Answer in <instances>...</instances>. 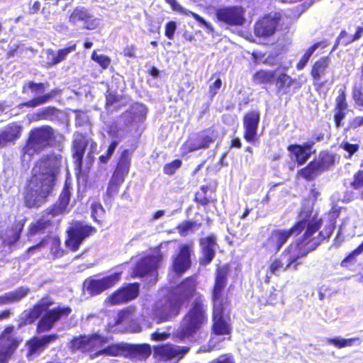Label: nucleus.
Wrapping results in <instances>:
<instances>
[{"mask_svg": "<svg viewBox=\"0 0 363 363\" xmlns=\"http://www.w3.org/2000/svg\"><path fill=\"white\" fill-rule=\"evenodd\" d=\"M62 162V155L51 153L36 162L25 196L26 206L37 208L45 203L52 191Z\"/></svg>", "mask_w": 363, "mask_h": 363, "instance_id": "f257e3e1", "label": "nucleus"}, {"mask_svg": "<svg viewBox=\"0 0 363 363\" xmlns=\"http://www.w3.org/2000/svg\"><path fill=\"white\" fill-rule=\"evenodd\" d=\"M196 290V281L189 277L173 289L168 297L156 302L153 316L158 323L169 321L180 312L184 303L193 296Z\"/></svg>", "mask_w": 363, "mask_h": 363, "instance_id": "f03ea898", "label": "nucleus"}, {"mask_svg": "<svg viewBox=\"0 0 363 363\" xmlns=\"http://www.w3.org/2000/svg\"><path fill=\"white\" fill-rule=\"evenodd\" d=\"M52 303L53 302L49 298H43L31 309L24 312L26 320L30 323H33L45 312L38 323L36 329L38 334L50 330L57 321L71 313L72 310L69 307H57L48 310Z\"/></svg>", "mask_w": 363, "mask_h": 363, "instance_id": "7ed1b4c3", "label": "nucleus"}, {"mask_svg": "<svg viewBox=\"0 0 363 363\" xmlns=\"http://www.w3.org/2000/svg\"><path fill=\"white\" fill-rule=\"evenodd\" d=\"M320 222L321 220H309L306 219L303 213H301L300 220L291 228L272 230L266 241L265 245L269 250L277 252L291 236L298 235L305 228L306 229L304 233V240H307L320 228Z\"/></svg>", "mask_w": 363, "mask_h": 363, "instance_id": "20e7f679", "label": "nucleus"}, {"mask_svg": "<svg viewBox=\"0 0 363 363\" xmlns=\"http://www.w3.org/2000/svg\"><path fill=\"white\" fill-rule=\"evenodd\" d=\"M206 311L203 299L201 296L195 298L189 312L184 317L176 337L184 340L195 334L206 321Z\"/></svg>", "mask_w": 363, "mask_h": 363, "instance_id": "39448f33", "label": "nucleus"}, {"mask_svg": "<svg viewBox=\"0 0 363 363\" xmlns=\"http://www.w3.org/2000/svg\"><path fill=\"white\" fill-rule=\"evenodd\" d=\"M55 140V131L49 125H43L30 130L24 154L33 155L50 146Z\"/></svg>", "mask_w": 363, "mask_h": 363, "instance_id": "423d86ee", "label": "nucleus"}, {"mask_svg": "<svg viewBox=\"0 0 363 363\" xmlns=\"http://www.w3.org/2000/svg\"><path fill=\"white\" fill-rule=\"evenodd\" d=\"M95 232L96 228L91 225L80 221L74 222L67 230L66 247L73 252L77 251L83 241Z\"/></svg>", "mask_w": 363, "mask_h": 363, "instance_id": "0eeeda50", "label": "nucleus"}, {"mask_svg": "<svg viewBox=\"0 0 363 363\" xmlns=\"http://www.w3.org/2000/svg\"><path fill=\"white\" fill-rule=\"evenodd\" d=\"M218 133L213 129H208L196 135L190 137L182 145L183 154H186L200 149H206L216 140Z\"/></svg>", "mask_w": 363, "mask_h": 363, "instance_id": "6e6552de", "label": "nucleus"}, {"mask_svg": "<svg viewBox=\"0 0 363 363\" xmlns=\"http://www.w3.org/2000/svg\"><path fill=\"white\" fill-rule=\"evenodd\" d=\"M245 9L240 6H223L216 11L218 21L228 26H242L245 21Z\"/></svg>", "mask_w": 363, "mask_h": 363, "instance_id": "1a4fd4ad", "label": "nucleus"}, {"mask_svg": "<svg viewBox=\"0 0 363 363\" xmlns=\"http://www.w3.org/2000/svg\"><path fill=\"white\" fill-rule=\"evenodd\" d=\"M108 342V337L94 333L89 335H80L74 338L71 342V347L73 350H78L83 352H91L103 347Z\"/></svg>", "mask_w": 363, "mask_h": 363, "instance_id": "9d476101", "label": "nucleus"}, {"mask_svg": "<svg viewBox=\"0 0 363 363\" xmlns=\"http://www.w3.org/2000/svg\"><path fill=\"white\" fill-rule=\"evenodd\" d=\"M97 144L91 138H88L82 135H75L73 141V159L76 167L81 169L82 159L85 150L88 148V157H91L92 152L96 150Z\"/></svg>", "mask_w": 363, "mask_h": 363, "instance_id": "9b49d317", "label": "nucleus"}, {"mask_svg": "<svg viewBox=\"0 0 363 363\" xmlns=\"http://www.w3.org/2000/svg\"><path fill=\"white\" fill-rule=\"evenodd\" d=\"M121 272H115L101 279H89L84 282V288L91 296H96L114 286L121 278Z\"/></svg>", "mask_w": 363, "mask_h": 363, "instance_id": "f8f14e48", "label": "nucleus"}, {"mask_svg": "<svg viewBox=\"0 0 363 363\" xmlns=\"http://www.w3.org/2000/svg\"><path fill=\"white\" fill-rule=\"evenodd\" d=\"M153 350L155 357L176 363L189 352V347L173 344H165L154 347Z\"/></svg>", "mask_w": 363, "mask_h": 363, "instance_id": "ddd939ff", "label": "nucleus"}, {"mask_svg": "<svg viewBox=\"0 0 363 363\" xmlns=\"http://www.w3.org/2000/svg\"><path fill=\"white\" fill-rule=\"evenodd\" d=\"M69 22L88 30H93L99 25V21L84 6H77L74 9L69 16Z\"/></svg>", "mask_w": 363, "mask_h": 363, "instance_id": "4468645a", "label": "nucleus"}, {"mask_svg": "<svg viewBox=\"0 0 363 363\" xmlns=\"http://www.w3.org/2000/svg\"><path fill=\"white\" fill-rule=\"evenodd\" d=\"M281 19L279 13H269L265 16L255 26V33L258 37L267 38L272 36L277 29Z\"/></svg>", "mask_w": 363, "mask_h": 363, "instance_id": "2eb2a0df", "label": "nucleus"}, {"mask_svg": "<svg viewBox=\"0 0 363 363\" xmlns=\"http://www.w3.org/2000/svg\"><path fill=\"white\" fill-rule=\"evenodd\" d=\"M71 189L70 184L66 182L58 200L47 210L48 216L50 215L52 217H55L71 211L72 206L69 204L72 196Z\"/></svg>", "mask_w": 363, "mask_h": 363, "instance_id": "dca6fc26", "label": "nucleus"}, {"mask_svg": "<svg viewBox=\"0 0 363 363\" xmlns=\"http://www.w3.org/2000/svg\"><path fill=\"white\" fill-rule=\"evenodd\" d=\"M227 305H213V333L218 335H229L231 328L225 318L224 311Z\"/></svg>", "mask_w": 363, "mask_h": 363, "instance_id": "f3484780", "label": "nucleus"}, {"mask_svg": "<svg viewBox=\"0 0 363 363\" xmlns=\"http://www.w3.org/2000/svg\"><path fill=\"white\" fill-rule=\"evenodd\" d=\"M13 329V326H9L0 335V338L6 342L3 346L0 347V363H7L13 351L18 345L19 341L11 337Z\"/></svg>", "mask_w": 363, "mask_h": 363, "instance_id": "a211bd4d", "label": "nucleus"}, {"mask_svg": "<svg viewBox=\"0 0 363 363\" xmlns=\"http://www.w3.org/2000/svg\"><path fill=\"white\" fill-rule=\"evenodd\" d=\"M139 293V284L137 283L128 285L125 288L118 289L110 296L107 301L111 305L123 303L136 298Z\"/></svg>", "mask_w": 363, "mask_h": 363, "instance_id": "6ab92c4d", "label": "nucleus"}, {"mask_svg": "<svg viewBox=\"0 0 363 363\" xmlns=\"http://www.w3.org/2000/svg\"><path fill=\"white\" fill-rule=\"evenodd\" d=\"M227 270L220 268L217 270L215 285L212 294L213 305H227L228 301L223 297V289L226 286Z\"/></svg>", "mask_w": 363, "mask_h": 363, "instance_id": "aec40b11", "label": "nucleus"}, {"mask_svg": "<svg viewBox=\"0 0 363 363\" xmlns=\"http://www.w3.org/2000/svg\"><path fill=\"white\" fill-rule=\"evenodd\" d=\"M162 260L160 255L147 256L141 259L133 269L135 276L143 277L157 271Z\"/></svg>", "mask_w": 363, "mask_h": 363, "instance_id": "412c9836", "label": "nucleus"}, {"mask_svg": "<svg viewBox=\"0 0 363 363\" xmlns=\"http://www.w3.org/2000/svg\"><path fill=\"white\" fill-rule=\"evenodd\" d=\"M311 244V246L308 248L313 250L314 245H312L313 242L311 241V237L307 240H303V241L299 243L296 242V243H293L289 246V247L284 251L283 256L287 257L288 264L285 269L289 268L294 262H295L297 259L301 257L306 256L308 254V251L302 249L304 245H308Z\"/></svg>", "mask_w": 363, "mask_h": 363, "instance_id": "4be33fe9", "label": "nucleus"}, {"mask_svg": "<svg viewBox=\"0 0 363 363\" xmlns=\"http://www.w3.org/2000/svg\"><path fill=\"white\" fill-rule=\"evenodd\" d=\"M22 125L18 123H11L0 129V148L14 143L21 135Z\"/></svg>", "mask_w": 363, "mask_h": 363, "instance_id": "5701e85b", "label": "nucleus"}, {"mask_svg": "<svg viewBox=\"0 0 363 363\" xmlns=\"http://www.w3.org/2000/svg\"><path fill=\"white\" fill-rule=\"evenodd\" d=\"M191 246L182 245L180 246L179 254L174 258L173 269L175 273L182 274L191 266Z\"/></svg>", "mask_w": 363, "mask_h": 363, "instance_id": "b1692460", "label": "nucleus"}, {"mask_svg": "<svg viewBox=\"0 0 363 363\" xmlns=\"http://www.w3.org/2000/svg\"><path fill=\"white\" fill-rule=\"evenodd\" d=\"M125 357L133 362H144L151 355L152 349L149 344H129Z\"/></svg>", "mask_w": 363, "mask_h": 363, "instance_id": "393cba45", "label": "nucleus"}, {"mask_svg": "<svg viewBox=\"0 0 363 363\" xmlns=\"http://www.w3.org/2000/svg\"><path fill=\"white\" fill-rule=\"evenodd\" d=\"M259 122V113L257 111L250 112L245 116L243 120L244 138L247 142L252 143L256 139Z\"/></svg>", "mask_w": 363, "mask_h": 363, "instance_id": "a878e982", "label": "nucleus"}, {"mask_svg": "<svg viewBox=\"0 0 363 363\" xmlns=\"http://www.w3.org/2000/svg\"><path fill=\"white\" fill-rule=\"evenodd\" d=\"M130 160L129 151L128 150H123L112 177L124 182L125 177L129 172Z\"/></svg>", "mask_w": 363, "mask_h": 363, "instance_id": "bb28decb", "label": "nucleus"}, {"mask_svg": "<svg viewBox=\"0 0 363 363\" xmlns=\"http://www.w3.org/2000/svg\"><path fill=\"white\" fill-rule=\"evenodd\" d=\"M330 64V59L328 57H321L315 62L311 72L314 79L315 86L321 85L320 84V81L328 74Z\"/></svg>", "mask_w": 363, "mask_h": 363, "instance_id": "cd10ccee", "label": "nucleus"}, {"mask_svg": "<svg viewBox=\"0 0 363 363\" xmlns=\"http://www.w3.org/2000/svg\"><path fill=\"white\" fill-rule=\"evenodd\" d=\"M25 223V219L16 220L11 229L6 230L2 235V240L5 245L11 246L18 241Z\"/></svg>", "mask_w": 363, "mask_h": 363, "instance_id": "c85d7f7f", "label": "nucleus"}, {"mask_svg": "<svg viewBox=\"0 0 363 363\" xmlns=\"http://www.w3.org/2000/svg\"><path fill=\"white\" fill-rule=\"evenodd\" d=\"M77 48V43L74 41H70L67 44V47L59 50L57 52H55L52 50H48V59L50 65H57L66 60L67 55L75 51Z\"/></svg>", "mask_w": 363, "mask_h": 363, "instance_id": "c756f323", "label": "nucleus"}, {"mask_svg": "<svg viewBox=\"0 0 363 363\" xmlns=\"http://www.w3.org/2000/svg\"><path fill=\"white\" fill-rule=\"evenodd\" d=\"M202 246L203 257L201 263L203 264H209L215 256L216 251V239L213 236H209L201 240Z\"/></svg>", "mask_w": 363, "mask_h": 363, "instance_id": "7c9ffc66", "label": "nucleus"}, {"mask_svg": "<svg viewBox=\"0 0 363 363\" xmlns=\"http://www.w3.org/2000/svg\"><path fill=\"white\" fill-rule=\"evenodd\" d=\"M30 290L28 287L21 286L14 291L0 296V305H7L20 301L28 295Z\"/></svg>", "mask_w": 363, "mask_h": 363, "instance_id": "2f4dec72", "label": "nucleus"}, {"mask_svg": "<svg viewBox=\"0 0 363 363\" xmlns=\"http://www.w3.org/2000/svg\"><path fill=\"white\" fill-rule=\"evenodd\" d=\"M128 343L121 342L116 344H112L111 345L107 346L103 350H100L93 354L90 355L91 359L97 357L102 354H106L109 356H124L125 357V353H127V347Z\"/></svg>", "mask_w": 363, "mask_h": 363, "instance_id": "473e14b6", "label": "nucleus"}, {"mask_svg": "<svg viewBox=\"0 0 363 363\" xmlns=\"http://www.w3.org/2000/svg\"><path fill=\"white\" fill-rule=\"evenodd\" d=\"M57 338V335L55 334L34 337L28 342L29 347L28 355L30 356L36 353L38 350L46 347L49 343L54 342Z\"/></svg>", "mask_w": 363, "mask_h": 363, "instance_id": "72a5a7b5", "label": "nucleus"}, {"mask_svg": "<svg viewBox=\"0 0 363 363\" xmlns=\"http://www.w3.org/2000/svg\"><path fill=\"white\" fill-rule=\"evenodd\" d=\"M57 93V90H52L48 94L37 96L36 97L27 102L21 104L19 107L35 108L49 101L52 98L56 96Z\"/></svg>", "mask_w": 363, "mask_h": 363, "instance_id": "f704fd0d", "label": "nucleus"}, {"mask_svg": "<svg viewBox=\"0 0 363 363\" xmlns=\"http://www.w3.org/2000/svg\"><path fill=\"white\" fill-rule=\"evenodd\" d=\"M295 80L289 75L283 73L278 76L276 80V86L279 92L286 94L293 85Z\"/></svg>", "mask_w": 363, "mask_h": 363, "instance_id": "c9c22d12", "label": "nucleus"}, {"mask_svg": "<svg viewBox=\"0 0 363 363\" xmlns=\"http://www.w3.org/2000/svg\"><path fill=\"white\" fill-rule=\"evenodd\" d=\"M320 172H323L332 166L335 162V156L327 152H321L318 158L313 160Z\"/></svg>", "mask_w": 363, "mask_h": 363, "instance_id": "e433bc0d", "label": "nucleus"}, {"mask_svg": "<svg viewBox=\"0 0 363 363\" xmlns=\"http://www.w3.org/2000/svg\"><path fill=\"white\" fill-rule=\"evenodd\" d=\"M320 173V169L314 161L311 162L306 167L298 171V174L308 180L313 179Z\"/></svg>", "mask_w": 363, "mask_h": 363, "instance_id": "4c0bfd02", "label": "nucleus"}, {"mask_svg": "<svg viewBox=\"0 0 363 363\" xmlns=\"http://www.w3.org/2000/svg\"><path fill=\"white\" fill-rule=\"evenodd\" d=\"M288 150L294 155L298 164H303L311 155L309 152H306L299 147V145H291L288 147Z\"/></svg>", "mask_w": 363, "mask_h": 363, "instance_id": "58836bf2", "label": "nucleus"}, {"mask_svg": "<svg viewBox=\"0 0 363 363\" xmlns=\"http://www.w3.org/2000/svg\"><path fill=\"white\" fill-rule=\"evenodd\" d=\"M334 229L335 222L333 220H330L325 228L318 233V238H311V241L313 242L312 245H314L313 248H315L322 240L329 238Z\"/></svg>", "mask_w": 363, "mask_h": 363, "instance_id": "ea45409f", "label": "nucleus"}, {"mask_svg": "<svg viewBox=\"0 0 363 363\" xmlns=\"http://www.w3.org/2000/svg\"><path fill=\"white\" fill-rule=\"evenodd\" d=\"M50 225V219L49 218H44L38 220L35 223L30 225L28 234L29 235H35L40 234Z\"/></svg>", "mask_w": 363, "mask_h": 363, "instance_id": "a19ab883", "label": "nucleus"}, {"mask_svg": "<svg viewBox=\"0 0 363 363\" xmlns=\"http://www.w3.org/2000/svg\"><path fill=\"white\" fill-rule=\"evenodd\" d=\"M275 77L273 71L259 70L254 75V80L257 84H265L272 82Z\"/></svg>", "mask_w": 363, "mask_h": 363, "instance_id": "79ce46f5", "label": "nucleus"}, {"mask_svg": "<svg viewBox=\"0 0 363 363\" xmlns=\"http://www.w3.org/2000/svg\"><path fill=\"white\" fill-rule=\"evenodd\" d=\"M130 114L133 115L134 121L142 122L146 117L147 108L143 104H136L133 106Z\"/></svg>", "mask_w": 363, "mask_h": 363, "instance_id": "37998d69", "label": "nucleus"}, {"mask_svg": "<svg viewBox=\"0 0 363 363\" xmlns=\"http://www.w3.org/2000/svg\"><path fill=\"white\" fill-rule=\"evenodd\" d=\"M320 43H315L311 46L301 57L300 61L296 65V68L298 70L303 69L308 62L310 57L313 52L319 48Z\"/></svg>", "mask_w": 363, "mask_h": 363, "instance_id": "c03bdc74", "label": "nucleus"}, {"mask_svg": "<svg viewBox=\"0 0 363 363\" xmlns=\"http://www.w3.org/2000/svg\"><path fill=\"white\" fill-rule=\"evenodd\" d=\"M57 110L55 107H45L38 111L35 114V120H52Z\"/></svg>", "mask_w": 363, "mask_h": 363, "instance_id": "a18cd8bd", "label": "nucleus"}, {"mask_svg": "<svg viewBox=\"0 0 363 363\" xmlns=\"http://www.w3.org/2000/svg\"><path fill=\"white\" fill-rule=\"evenodd\" d=\"M123 183V181L111 177L107 186L106 196L110 199L116 196L118 192L119 187Z\"/></svg>", "mask_w": 363, "mask_h": 363, "instance_id": "49530a36", "label": "nucleus"}, {"mask_svg": "<svg viewBox=\"0 0 363 363\" xmlns=\"http://www.w3.org/2000/svg\"><path fill=\"white\" fill-rule=\"evenodd\" d=\"M30 89L33 94L37 96L42 94L45 91L44 84L43 83H35L29 82L27 84H25L23 87V92L26 93V89Z\"/></svg>", "mask_w": 363, "mask_h": 363, "instance_id": "de8ad7c7", "label": "nucleus"}, {"mask_svg": "<svg viewBox=\"0 0 363 363\" xmlns=\"http://www.w3.org/2000/svg\"><path fill=\"white\" fill-rule=\"evenodd\" d=\"M91 60L97 62L103 69H107L111 64V59L103 55H98L94 51L91 55Z\"/></svg>", "mask_w": 363, "mask_h": 363, "instance_id": "09e8293b", "label": "nucleus"}, {"mask_svg": "<svg viewBox=\"0 0 363 363\" xmlns=\"http://www.w3.org/2000/svg\"><path fill=\"white\" fill-rule=\"evenodd\" d=\"M340 147L347 153V155H345V157L347 158H350L359 150V145L351 144L349 142L343 141L340 144Z\"/></svg>", "mask_w": 363, "mask_h": 363, "instance_id": "8fccbe9b", "label": "nucleus"}, {"mask_svg": "<svg viewBox=\"0 0 363 363\" xmlns=\"http://www.w3.org/2000/svg\"><path fill=\"white\" fill-rule=\"evenodd\" d=\"M335 102V110L347 111V104L344 89H340V94L336 98Z\"/></svg>", "mask_w": 363, "mask_h": 363, "instance_id": "3c124183", "label": "nucleus"}, {"mask_svg": "<svg viewBox=\"0 0 363 363\" xmlns=\"http://www.w3.org/2000/svg\"><path fill=\"white\" fill-rule=\"evenodd\" d=\"M182 165L180 160H175L173 162L165 164L164 167V172L168 175H172L175 171Z\"/></svg>", "mask_w": 363, "mask_h": 363, "instance_id": "603ef678", "label": "nucleus"}, {"mask_svg": "<svg viewBox=\"0 0 363 363\" xmlns=\"http://www.w3.org/2000/svg\"><path fill=\"white\" fill-rule=\"evenodd\" d=\"M354 340V339H342L340 337H336L328 340V342L337 347L342 348L347 346H351Z\"/></svg>", "mask_w": 363, "mask_h": 363, "instance_id": "864d4df0", "label": "nucleus"}, {"mask_svg": "<svg viewBox=\"0 0 363 363\" xmlns=\"http://www.w3.org/2000/svg\"><path fill=\"white\" fill-rule=\"evenodd\" d=\"M132 317H133V309L132 308H127L126 310H123L118 313L116 323L119 324L125 320H127V322H128L130 320L132 319Z\"/></svg>", "mask_w": 363, "mask_h": 363, "instance_id": "5fc2aeb1", "label": "nucleus"}, {"mask_svg": "<svg viewBox=\"0 0 363 363\" xmlns=\"http://www.w3.org/2000/svg\"><path fill=\"white\" fill-rule=\"evenodd\" d=\"M184 13H186V14L189 13L197 22H199L200 23V25L201 26L205 27L209 31H213V29L212 25L211 23H208L206 21H205L199 15H198L194 12H191V11H188V13H187L186 11H185Z\"/></svg>", "mask_w": 363, "mask_h": 363, "instance_id": "6e6d98bb", "label": "nucleus"}, {"mask_svg": "<svg viewBox=\"0 0 363 363\" xmlns=\"http://www.w3.org/2000/svg\"><path fill=\"white\" fill-rule=\"evenodd\" d=\"M195 223L191 221H185L178 226L179 233L182 236H186L189 230H191Z\"/></svg>", "mask_w": 363, "mask_h": 363, "instance_id": "4d7b16f0", "label": "nucleus"}, {"mask_svg": "<svg viewBox=\"0 0 363 363\" xmlns=\"http://www.w3.org/2000/svg\"><path fill=\"white\" fill-rule=\"evenodd\" d=\"M177 29V23L175 21H169L165 26V35L169 39L173 40L175 30Z\"/></svg>", "mask_w": 363, "mask_h": 363, "instance_id": "13d9d810", "label": "nucleus"}, {"mask_svg": "<svg viewBox=\"0 0 363 363\" xmlns=\"http://www.w3.org/2000/svg\"><path fill=\"white\" fill-rule=\"evenodd\" d=\"M346 116V111L335 110L334 121L336 128L342 126V121Z\"/></svg>", "mask_w": 363, "mask_h": 363, "instance_id": "bf43d9fd", "label": "nucleus"}, {"mask_svg": "<svg viewBox=\"0 0 363 363\" xmlns=\"http://www.w3.org/2000/svg\"><path fill=\"white\" fill-rule=\"evenodd\" d=\"M209 363H235L232 354H225L211 360Z\"/></svg>", "mask_w": 363, "mask_h": 363, "instance_id": "052dcab7", "label": "nucleus"}, {"mask_svg": "<svg viewBox=\"0 0 363 363\" xmlns=\"http://www.w3.org/2000/svg\"><path fill=\"white\" fill-rule=\"evenodd\" d=\"M170 333L169 332H160V330H157L152 333L151 339L154 341H162L168 339Z\"/></svg>", "mask_w": 363, "mask_h": 363, "instance_id": "680f3d73", "label": "nucleus"}, {"mask_svg": "<svg viewBox=\"0 0 363 363\" xmlns=\"http://www.w3.org/2000/svg\"><path fill=\"white\" fill-rule=\"evenodd\" d=\"M352 184L354 189H359L363 186V169L359 171ZM361 198L363 199V192L361 194Z\"/></svg>", "mask_w": 363, "mask_h": 363, "instance_id": "e2e57ef3", "label": "nucleus"}, {"mask_svg": "<svg viewBox=\"0 0 363 363\" xmlns=\"http://www.w3.org/2000/svg\"><path fill=\"white\" fill-rule=\"evenodd\" d=\"M91 213L92 216L96 220L97 216H100L101 214L104 213V208L99 203H93L91 204Z\"/></svg>", "mask_w": 363, "mask_h": 363, "instance_id": "0e129e2a", "label": "nucleus"}, {"mask_svg": "<svg viewBox=\"0 0 363 363\" xmlns=\"http://www.w3.org/2000/svg\"><path fill=\"white\" fill-rule=\"evenodd\" d=\"M363 252V242L356 248L354 249L347 257L345 258L344 262H349L351 259H354L355 257L359 255Z\"/></svg>", "mask_w": 363, "mask_h": 363, "instance_id": "69168bd1", "label": "nucleus"}, {"mask_svg": "<svg viewBox=\"0 0 363 363\" xmlns=\"http://www.w3.org/2000/svg\"><path fill=\"white\" fill-rule=\"evenodd\" d=\"M353 99L356 104L363 106V91L360 89H355L353 91Z\"/></svg>", "mask_w": 363, "mask_h": 363, "instance_id": "338daca9", "label": "nucleus"}, {"mask_svg": "<svg viewBox=\"0 0 363 363\" xmlns=\"http://www.w3.org/2000/svg\"><path fill=\"white\" fill-rule=\"evenodd\" d=\"M361 125H363V116L355 117L350 120L349 122L350 128L355 129L360 127Z\"/></svg>", "mask_w": 363, "mask_h": 363, "instance_id": "774afa93", "label": "nucleus"}]
</instances>
